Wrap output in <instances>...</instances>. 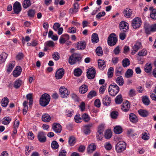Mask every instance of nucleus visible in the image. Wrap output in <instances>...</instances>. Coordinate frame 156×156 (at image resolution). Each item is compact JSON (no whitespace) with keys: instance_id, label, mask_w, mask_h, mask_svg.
I'll return each instance as SVG.
<instances>
[{"instance_id":"f257e3e1","label":"nucleus","mask_w":156,"mask_h":156,"mask_svg":"<svg viewBox=\"0 0 156 156\" xmlns=\"http://www.w3.org/2000/svg\"><path fill=\"white\" fill-rule=\"evenodd\" d=\"M81 59L80 54L74 53L69 57V62L70 64L73 65L77 62L80 61Z\"/></svg>"},{"instance_id":"f03ea898","label":"nucleus","mask_w":156,"mask_h":156,"mask_svg":"<svg viewBox=\"0 0 156 156\" xmlns=\"http://www.w3.org/2000/svg\"><path fill=\"white\" fill-rule=\"evenodd\" d=\"M119 86L115 83H112L109 86L108 92L110 95L112 96H115L119 92Z\"/></svg>"},{"instance_id":"7ed1b4c3","label":"nucleus","mask_w":156,"mask_h":156,"mask_svg":"<svg viewBox=\"0 0 156 156\" xmlns=\"http://www.w3.org/2000/svg\"><path fill=\"white\" fill-rule=\"evenodd\" d=\"M50 100V96L48 94H44L42 95L40 98V104L43 106H45L48 104Z\"/></svg>"},{"instance_id":"20e7f679","label":"nucleus","mask_w":156,"mask_h":156,"mask_svg":"<svg viewBox=\"0 0 156 156\" xmlns=\"http://www.w3.org/2000/svg\"><path fill=\"white\" fill-rule=\"evenodd\" d=\"M117 39L116 35L112 33L109 36L108 39V43L109 45L112 46L115 45L117 42Z\"/></svg>"},{"instance_id":"39448f33","label":"nucleus","mask_w":156,"mask_h":156,"mask_svg":"<svg viewBox=\"0 0 156 156\" xmlns=\"http://www.w3.org/2000/svg\"><path fill=\"white\" fill-rule=\"evenodd\" d=\"M126 148V144L124 141H119L115 146V149L118 152H120L124 151Z\"/></svg>"},{"instance_id":"423d86ee","label":"nucleus","mask_w":156,"mask_h":156,"mask_svg":"<svg viewBox=\"0 0 156 156\" xmlns=\"http://www.w3.org/2000/svg\"><path fill=\"white\" fill-rule=\"evenodd\" d=\"M60 95L62 98H65L68 97L69 91L64 86L61 87L59 89Z\"/></svg>"},{"instance_id":"0eeeda50","label":"nucleus","mask_w":156,"mask_h":156,"mask_svg":"<svg viewBox=\"0 0 156 156\" xmlns=\"http://www.w3.org/2000/svg\"><path fill=\"white\" fill-rule=\"evenodd\" d=\"M142 21L140 18L135 17L132 20V26L134 29L139 28L141 24Z\"/></svg>"},{"instance_id":"6e6552de","label":"nucleus","mask_w":156,"mask_h":156,"mask_svg":"<svg viewBox=\"0 0 156 156\" xmlns=\"http://www.w3.org/2000/svg\"><path fill=\"white\" fill-rule=\"evenodd\" d=\"M37 138L39 141L42 143L45 142L46 141V134L44 132L40 131L38 133Z\"/></svg>"},{"instance_id":"1a4fd4ad","label":"nucleus","mask_w":156,"mask_h":156,"mask_svg":"<svg viewBox=\"0 0 156 156\" xmlns=\"http://www.w3.org/2000/svg\"><path fill=\"white\" fill-rule=\"evenodd\" d=\"M13 10L14 12L16 14L20 12L22 10L21 4L18 2H16L13 5Z\"/></svg>"},{"instance_id":"9d476101","label":"nucleus","mask_w":156,"mask_h":156,"mask_svg":"<svg viewBox=\"0 0 156 156\" xmlns=\"http://www.w3.org/2000/svg\"><path fill=\"white\" fill-rule=\"evenodd\" d=\"M95 70L94 68H91L88 69L87 72L88 78L90 79L94 78L95 76Z\"/></svg>"},{"instance_id":"9b49d317","label":"nucleus","mask_w":156,"mask_h":156,"mask_svg":"<svg viewBox=\"0 0 156 156\" xmlns=\"http://www.w3.org/2000/svg\"><path fill=\"white\" fill-rule=\"evenodd\" d=\"M52 129L55 133H59L61 132L62 126L59 123H54L52 125Z\"/></svg>"},{"instance_id":"f8f14e48","label":"nucleus","mask_w":156,"mask_h":156,"mask_svg":"<svg viewBox=\"0 0 156 156\" xmlns=\"http://www.w3.org/2000/svg\"><path fill=\"white\" fill-rule=\"evenodd\" d=\"M142 46L141 42L139 41L136 42L133 47L131 54L132 55L135 54Z\"/></svg>"},{"instance_id":"ddd939ff","label":"nucleus","mask_w":156,"mask_h":156,"mask_svg":"<svg viewBox=\"0 0 156 156\" xmlns=\"http://www.w3.org/2000/svg\"><path fill=\"white\" fill-rule=\"evenodd\" d=\"M120 30L124 32H126L129 29L128 24L124 21H122L119 24Z\"/></svg>"},{"instance_id":"4468645a","label":"nucleus","mask_w":156,"mask_h":156,"mask_svg":"<svg viewBox=\"0 0 156 156\" xmlns=\"http://www.w3.org/2000/svg\"><path fill=\"white\" fill-rule=\"evenodd\" d=\"M93 126V124L91 123L89 124L84 125L83 127V133L86 135H89L90 134L91 130L90 128Z\"/></svg>"},{"instance_id":"2eb2a0df","label":"nucleus","mask_w":156,"mask_h":156,"mask_svg":"<svg viewBox=\"0 0 156 156\" xmlns=\"http://www.w3.org/2000/svg\"><path fill=\"white\" fill-rule=\"evenodd\" d=\"M64 74V69L63 68L59 69L56 72L55 77L57 79H61Z\"/></svg>"},{"instance_id":"dca6fc26","label":"nucleus","mask_w":156,"mask_h":156,"mask_svg":"<svg viewBox=\"0 0 156 156\" xmlns=\"http://www.w3.org/2000/svg\"><path fill=\"white\" fill-rule=\"evenodd\" d=\"M130 108V104L127 101L124 102L121 105V108L122 110L125 112H127Z\"/></svg>"},{"instance_id":"f3484780","label":"nucleus","mask_w":156,"mask_h":156,"mask_svg":"<svg viewBox=\"0 0 156 156\" xmlns=\"http://www.w3.org/2000/svg\"><path fill=\"white\" fill-rule=\"evenodd\" d=\"M21 72V67L20 66H16L12 73L13 76L15 77H17L20 75Z\"/></svg>"},{"instance_id":"a211bd4d","label":"nucleus","mask_w":156,"mask_h":156,"mask_svg":"<svg viewBox=\"0 0 156 156\" xmlns=\"http://www.w3.org/2000/svg\"><path fill=\"white\" fill-rule=\"evenodd\" d=\"M123 14L126 18H129L132 15V10L129 8H126L123 11Z\"/></svg>"},{"instance_id":"6ab92c4d","label":"nucleus","mask_w":156,"mask_h":156,"mask_svg":"<svg viewBox=\"0 0 156 156\" xmlns=\"http://www.w3.org/2000/svg\"><path fill=\"white\" fill-rule=\"evenodd\" d=\"M73 8H71L69 10L70 13L71 14L76 13L78 11L79 6L78 3L77 2H75L73 5Z\"/></svg>"},{"instance_id":"aec40b11","label":"nucleus","mask_w":156,"mask_h":156,"mask_svg":"<svg viewBox=\"0 0 156 156\" xmlns=\"http://www.w3.org/2000/svg\"><path fill=\"white\" fill-rule=\"evenodd\" d=\"M111 98L108 95L105 96L102 100V103L104 105L108 106L111 103Z\"/></svg>"},{"instance_id":"412c9836","label":"nucleus","mask_w":156,"mask_h":156,"mask_svg":"<svg viewBox=\"0 0 156 156\" xmlns=\"http://www.w3.org/2000/svg\"><path fill=\"white\" fill-rule=\"evenodd\" d=\"M150 11V16L153 20H156V9H154L153 7H151L149 8Z\"/></svg>"},{"instance_id":"4be33fe9","label":"nucleus","mask_w":156,"mask_h":156,"mask_svg":"<svg viewBox=\"0 0 156 156\" xmlns=\"http://www.w3.org/2000/svg\"><path fill=\"white\" fill-rule=\"evenodd\" d=\"M86 47V44L85 41H80L77 43L76 48L78 50H83Z\"/></svg>"},{"instance_id":"5701e85b","label":"nucleus","mask_w":156,"mask_h":156,"mask_svg":"<svg viewBox=\"0 0 156 156\" xmlns=\"http://www.w3.org/2000/svg\"><path fill=\"white\" fill-rule=\"evenodd\" d=\"M129 120L131 122L133 123L136 122L138 119L136 116L133 113H130L129 116Z\"/></svg>"},{"instance_id":"b1692460","label":"nucleus","mask_w":156,"mask_h":156,"mask_svg":"<svg viewBox=\"0 0 156 156\" xmlns=\"http://www.w3.org/2000/svg\"><path fill=\"white\" fill-rule=\"evenodd\" d=\"M79 91L81 94H84L87 91L88 87L86 85H83L79 87Z\"/></svg>"},{"instance_id":"393cba45","label":"nucleus","mask_w":156,"mask_h":156,"mask_svg":"<svg viewBox=\"0 0 156 156\" xmlns=\"http://www.w3.org/2000/svg\"><path fill=\"white\" fill-rule=\"evenodd\" d=\"M133 71L130 69H128L125 74V76L126 78H130L133 76Z\"/></svg>"},{"instance_id":"a878e982","label":"nucleus","mask_w":156,"mask_h":156,"mask_svg":"<svg viewBox=\"0 0 156 156\" xmlns=\"http://www.w3.org/2000/svg\"><path fill=\"white\" fill-rule=\"evenodd\" d=\"M116 82L120 86H122L124 84V80L121 76L118 77L115 79Z\"/></svg>"},{"instance_id":"bb28decb","label":"nucleus","mask_w":156,"mask_h":156,"mask_svg":"<svg viewBox=\"0 0 156 156\" xmlns=\"http://www.w3.org/2000/svg\"><path fill=\"white\" fill-rule=\"evenodd\" d=\"M8 55V54L5 52H3L0 55V64L5 61Z\"/></svg>"},{"instance_id":"cd10ccee","label":"nucleus","mask_w":156,"mask_h":156,"mask_svg":"<svg viewBox=\"0 0 156 156\" xmlns=\"http://www.w3.org/2000/svg\"><path fill=\"white\" fill-rule=\"evenodd\" d=\"M42 119L43 121L45 122H48L51 120V118L49 114H46L42 115Z\"/></svg>"},{"instance_id":"c85d7f7f","label":"nucleus","mask_w":156,"mask_h":156,"mask_svg":"<svg viewBox=\"0 0 156 156\" xmlns=\"http://www.w3.org/2000/svg\"><path fill=\"white\" fill-rule=\"evenodd\" d=\"M152 69V64L151 63H147L144 67V71L147 73L150 72Z\"/></svg>"},{"instance_id":"c756f323","label":"nucleus","mask_w":156,"mask_h":156,"mask_svg":"<svg viewBox=\"0 0 156 156\" xmlns=\"http://www.w3.org/2000/svg\"><path fill=\"white\" fill-rule=\"evenodd\" d=\"M31 5V2L30 0H24L22 3V5L23 8L27 9Z\"/></svg>"},{"instance_id":"7c9ffc66","label":"nucleus","mask_w":156,"mask_h":156,"mask_svg":"<svg viewBox=\"0 0 156 156\" xmlns=\"http://www.w3.org/2000/svg\"><path fill=\"white\" fill-rule=\"evenodd\" d=\"M145 33L147 34H149L152 32L151 26L148 24H146L144 26Z\"/></svg>"},{"instance_id":"2f4dec72","label":"nucleus","mask_w":156,"mask_h":156,"mask_svg":"<svg viewBox=\"0 0 156 156\" xmlns=\"http://www.w3.org/2000/svg\"><path fill=\"white\" fill-rule=\"evenodd\" d=\"M96 149V146L94 144H90L87 148V151L89 153H91L95 151Z\"/></svg>"},{"instance_id":"473e14b6","label":"nucleus","mask_w":156,"mask_h":156,"mask_svg":"<svg viewBox=\"0 0 156 156\" xmlns=\"http://www.w3.org/2000/svg\"><path fill=\"white\" fill-rule=\"evenodd\" d=\"M9 100L8 98H4L2 99L1 101V104L2 106L3 107H6L8 105Z\"/></svg>"},{"instance_id":"72a5a7b5","label":"nucleus","mask_w":156,"mask_h":156,"mask_svg":"<svg viewBox=\"0 0 156 156\" xmlns=\"http://www.w3.org/2000/svg\"><path fill=\"white\" fill-rule=\"evenodd\" d=\"M91 40L94 43L98 42L99 40L98 35L96 33L93 34L91 36Z\"/></svg>"},{"instance_id":"f704fd0d","label":"nucleus","mask_w":156,"mask_h":156,"mask_svg":"<svg viewBox=\"0 0 156 156\" xmlns=\"http://www.w3.org/2000/svg\"><path fill=\"white\" fill-rule=\"evenodd\" d=\"M142 101L143 103L146 105H148L150 102L148 97L147 96L142 97Z\"/></svg>"},{"instance_id":"c9c22d12","label":"nucleus","mask_w":156,"mask_h":156,"mask_svg":"<svg viewBox=\"0 0 156 156\" xmlns=\"http://www.w3.org/2000/svg\"><path fill=\"white\" fill-rule=\"evenodd\" d=\"M76 142V139L74 137L70 136L69 137L68 143L70 146H73Z\"/></svg>"},{"instance_id":"e433bc0d","label":"nucleus","mask_w":156,"mask_h":156,"mask_svg":"<svg viewBox=\"0 0 156 156\" xmlns=\"http://www.w3.org/2000/svg\"><path fill=\"white\" fill-rule=\"evenodd\" d=\"M122 64L124 67H126L130 65V62L128 58H125L122 60Z\"/></svg>"},{"instance_id":"4c0bfd02","label":"nucleus","mask_w":156,"mask_h":156,"mask_svg":"<svg viewBox=\"0 0 156 156\" xmlns=\"http://www.w3.org/2000/svg\"><path fill=\"white\" fill-rule=\"evenodd\" d=\"M140 115L143 117H146L148 115V112L145 110L140 109L138 110Z\"/></svg>"},{"instance_id":"58836bf2","label":"nucleus","mask_w":156,"mask_h":156,"mask_svg":"<svg viewBox=\"0 0 156 156\" xmlns=\"http://www.w3.org/2000/svg\"><path fill=\"white\" fill-rule=\"evenodd\" d=\"M114 131L115 133L119 134L122 132V128L120 126H116L114 128Z\"/></svg>"},{"instance_id":"ea45409f","label":"nucleus","mask_w":156,"mask_h":156,"mask_svg":"<svg viewBox=\"0 0 156 156\" xmlns=\"http://www.w3.org/2000/svg\"><path fill=\"white\" fill-rule=\"evenodd\" d=\"M98 66L99 69H102L105 66L104 61L101 59L98 60Z\"/></svg>"},{"instance_id":"a19ab883","label":"nucleus","mask_w":156,"mask_h":156,"mask_svg":"<svg viewBox=\"0 0 156 156\" xmlns=\"http://www.w3.org/2000/svg\"><path fill=\"white\" fill-rule=\"evenodd\" d=\"M27 102L26 101H24L23 103V115H25L27 113L28 111V106L27 105Z\"/></svg>"},{"instance_id":"79ce46f5","label":"nucleus","mask_w":156,"mask_h":156,"mask_svg":"<svg viewBox=\"0 0 156 156\" xmlns=\"http://www.w3.org/2000/svg\"><path fill=\"white\" fill-rule=\"evenodd\" d=\"M105 124L104 123H101L98 126L97 132L103 133L105 129Z\"/></svg>"},{"instance_id":"37998d69","label":"nucleus","mask_w":156,"mask_h":156,"mask_svg":"<svg viewBox=\"0 0 156 156\" xmlns=\"http://www.w3.org/2000/svg\"><path fill=\"white\" fill-rule=\"evenodd\" d=\"M11 121V118L9 117H5L3 119L2 123L5 125L8 124Z\"/></svg>"},{"instance_id":"c03bdc74","label":"nucleus","mask_w":156,"mask_h":156,"mask_svg":"<svg viewBox=\"0 0 156 156\" xmlns=\"http://www.w3.org/2000/svg\"><path fill=\"white\" fill-rule=\"evenodd\" d=\"M33 147L31 146H26L25 149V154L27 156L28 155L31 150H33Z\"/></svg>"},{"instance_id":"a18cd8bd","label":"nucleus","mask_w":156,"mask_h":156,"mask_svg":"<svg viewBox=\"0 0 156 156\" xmlns=\"http://www.w3.org/2000/svg\"><path fill=\"white\" fill-rule=\"evenodd\" d=\"M96 52L97 55L101 56L103 54L102 49L101 47H98L96 49Z\"/></svg>"},{"instance_id":"49530a36","label":"nucleus","mask_w":156,"mask_h":156,"mask_svg":"<svg viewBox=\"0 0 156 156\" xmlns=\"http://www.w3.org/2000/svg\"><path fill=\"white\" fill-rule=\"evenodd\" d=\"M96 95V92L94 90H91L88 94L87 97L90 99H91Z\"/></svg>"},{"instance_id":"de8ad7c7","label":"nucleus","mask_w":156,"mask_h":156,"mask_svg":"<svg viewBox=\"0 0 156 156\" xmlns=\"http://www.w3.org/2000/svg\"><path fill=\"white\" fill-rule=\"evenodd\" d=\"M81 117L84 121L85 122H88L90 119V116L86 113L83 114Z\"/></svg>"},{"instance_id":"09e8293b","label":"nucleus","mask_w":156,"mask_h":156,"mask_svg":"<svg viewBox=\"0 0 156 156\" xmlns=\"http://www.w3.org/2000/svg\"><path fill=\"white\" fill-rule=\"evenodd\" d=\"M15 66V62H12L11 63H10L8 68L7 69V71L8 72H11L12 70Z\"/></svg>"},{"instance_id":"8fccbe9b","label":"nucleus","mask_w":156,"mask_h":156,"mask_svg":"<svg viewBox=\"0 0 156 156\" xmlns=\"http://www.w3.org/2000/svg\"><path fill=\"white\" fill-rule=\"evenodd\" d=\"M115 102L117 104H120L122 101V98L121 95H118L116 98Z\"/></svg>"},{"instance_id":"3c124183","label":"nucleus","mask_w":156,"mask_h":156,"mask_svg":"<svg viewBox=\"0 0 156 156\" xmlns=\"http://www.w3.org/2000/svg\"><path fill=\"white\" fill-rule=\"evenodd\" d=\"M22 83V81L20 80H16L14 83V87L16 88L19 87Z\"/></svg>"},{"instance_id":"603ef678","label":"nucleus","mask_w":156,"mask_h":156,"mask_svg":"<svg viewBox=\"0 0 156 156\" xmlns=\"http://www.w3.org/2000/svg\"><path fill=\"white\" fill-rule=\"evenodd\" d=\"M114 69L112 67H110L108 69V77L109 78H111L113 75Z\"/></svg>"},{"instance_id":"864d4df0","label":"nucleus","mask_w":156,"mask_h":156,"mask_svg":"<svg viewBox=\"0 0 156 156\" xmlns=\"http://www.w3.org/2000/svg\"><path fill=\"white\" fill-rule=\"evenodd\" d=\"M81 73L82 71L80 69H76L74 71V74L76 76H79L81 75Z\"/></svg>"},{"instance_id":"5fc2aeb1","label":"nucleus","mask_w":156,"mask_h":156,"mask_svg":"<svg viewBox=\"0 0 156 156\" xmlns=\"http://www.w3.org/2000/svg\"><path fill=\"white\" fill-rule=\"evenodd\" d=\"M112 132L110 130H107L105 134V137L107 139L110 138L112 136Z\"/></svg>"},{"instance_id":"6e6d98bb","label":"nucleus","mask_w":156,"mask_h":156,"mask_svg":"<svg viewBox=\"0 0 156 156\" xmlns=\"http://www.w3.org/2000/svg\"><path fill=\"white\" fill-rule=\"evenodd\" d=\"M122 71V68L121 66H118L115 70L116 73L117 75L121 74Z\"/></svg>"},{"instance_id":"4d7b16f0","label":"nucleus","mask_w":156,"mask_h":156,"mask_svg":"<svg viewBox=\"0 0 156 156\" xmlns=\"http://www.w3.org/2000/svg\"><path fill=\"white\" fill-rule=\"evenodd\" d=\"M58 143L55 141H53L51 144V147L54 149H56L58 147Z\"/></svg>"},{"instance_id":"13d9d810","label":"nucleus","mask_w":156,"mask_h":156,"mask_svg":"<svg viewBox=\"0 0 156 156\" xmlns=\"http://www.w3.org/2000/svg\"><path fill=\"white\" fill-rule=\"evenodd\" d=\"M27 99L29 100L30 105H32L33 103L32 94L31 93H29L27 95Z\"/></svg>"},{"instance_id":"bf43d9fd","label":"nucleus","mask_w":156,"mask_h":156,"mask_svg":"<svg viewBox=\"0 0 156 156\" xmlns=\"http://www.w3.org/2000/svg\"><path fill=\"white\" fill-rule=\"evenodd\" d=\"M147 54V51L146 49H143L141 51H140L138 53V55L139 56H143L146 55Z\"/></svg>"},{"instance_id":"052dcab7","label":"nucleus","mask_w":156,"mask_h":156,"mask_svg":"<svg viewBox=\"0 0 156 156\" xmlns=\"http://www.w3.org/2000/svg\"><path fill=\"white\" fill-rule=\"evenodd\" d=\"M53 58L55 60H58L60 58L59 54L57 52H55L52 55Z\"/></svg>"},{"instance_id":"680f3d73","label":"nucleus","mask_w":156,"mask_h":156,"mask_svg":"<svg viewBox=\"0 0 156 156\" xmlns=\"http://www.w3.org/2000/svg\"><path fill=\"white\" fill-rule=\"evenodd\" d=\"M45 44L46 45L47 47H53L55 45L54 42L51 41H47L45 43Z\"/></svg>"},{"instance_id":"e2e57ef3","label":"nucleus","mask_w":156,"mask_h":156,"mask_svg":"<svg viewBox=\"0 0 156 156\" xmlns=\"http://www.w3.org/2000/svg\"><path fill=\"white\" fill-rule=\"evenodd\" d=\"M111 117L113 119H116L118 115V113L115 111H112L111 113Z\"/></svg>"},{"instance_id":"0e129e2a","label":"nucleus","mask_w":156,"mask_h":156,"mask_svg":"<svg viewBox=\"0 0 156 156\" xmlns=\"http://www.w3.org/2000/svg\"><path fill=\"white\" fill-rule=\"evenodd\" d=\"M128 94L130 97H133L136 95V92L135 90L133 89H131L129 90Z\"/></svg>"},{"instance_id":"69168bd1","label":"nucleus","mask_w":156,"mask_h":156,"mask_svg":"<svg viewBox=\"0 0 156 156\" xmlns=\"http://www.w3.org/2000/svg\"><path fill=\"white\" fill-rule=\"evenodd\" d=\"M24 57V55L22 53H18L16 56V59L17 60H21Z\"/></svg>"},{"instance_id":"338daca9","label":"nucleus","mask_w":156,"mask_h":156,"mask_svg":"<svg viewBox=\"0 0 156 156\" xmlns=\"http://www.w3.org/2000/svg\"><path fill=\"white\" fill-rule=\"evenodd\" d=\"M103 133L101 132H97L96 133V137L97 139L101 140L103 137Z\"/></svg>"},{"instance_id":"774afa93","label":"nucleus","mask_w":156,"mask_h":156,"mask_svg":"<svg viewBox=\"0 0 156 156\" xmlns=\"http://www.w3.org/2000/svg\"><path fill=\"white\" fill-rule=\"evenodd\" d=\"M35 13V11L33 9H30L28 12V15L29 16L33 17Z\"/></svg>"}]
</instances>
